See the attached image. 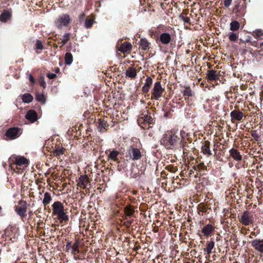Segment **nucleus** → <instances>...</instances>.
<instances>
[{"mask_svg":"<svg viewBox=\"0 0 263 263\" xmlns=\"http://www.w3.org/2000/svg\"><path fill=\"white\" fill-rule=\"evenodd\" d=\"M179 137L175 133L172 131L167 132L163 135L161 140V144L166 148H171L179 141Z\"/></svg>","mask_w":263,"mask_h":263,"instance_id":"nucleus-1","label":"nucleus"},{"mask_svg":"<svg viewBox=\"0 0 263 263\" xmlns=\"http://www.w3.org/2000/svg\"><path fill=\"white\" fill-rule=\"evenodd\" d=\"M53 214L58 216L59 220L62 222L67 221L69 219L66 214V210L64 209L63 204L60 201H56L52 204Z\"/></svg>","mask_w":263,"mask_h":263,"instance_id":"nucleus-2","label":"nucleus"},{"mask_svg":"<svg viewBox=\"0 0 263 263\" xmlns=\"http://www.w3.org/2000/svg\"><path fill=\"white\" fill-rule=\"evenodd\" d=\"M71 21V18L69 14H62L55 19L54 24L58 28L62 29L64 27H68Z\"/></svg>","mask_w":263,"mask_h":263,"instance_id":"nucleus-3","label":"nucleus"},{"mask_svg":"<svg viewBox=\"0 0 263 263\" xmlns=\"http://www.w3.org/2000/svg\"><path fill=\"white\" fill-rule=\"evenodd\" d=\"M240 222L245 226H249L254 221L253 215L248 211L243 212L241 216H238Z\"/></svg>","mask_w":263,"mask_h":263,"instance_id":"nucleus-4","label":"nucleus"},{"mask_svg":"<svg viewBox=\"0 0 263 263\" xmlns=\"http://www.w3.org/2000/svg\"><path fill=\"white\" fill-rule=\"evenodd\" d=\"M164 89L162 88L161 83L159 81L156 82L153 89L152 97L158 100L162 96Z\"/></svg>","mask_w":263,"mask_h":263,"instance_id":"nucleus-5","label":"nucleus"},{"mask_svg":"<svg viewBox=\"0 0 263 263\" xmlns=\"http://www.w3.org/2000/svg\"><path fill=\"white\" fill-rule=\"evenodd\" d=\"M128 152L130 158L134 161L139 160L142 157L141 152L136 147H130L128 149Z\"/></svg>","mask_w":263,"mask_h":263,"instance_id":"nucleus-6","label":"nucleus"},{"mask_svg":"<svg viewBox=\"0 0 263 263\" xmlns=\"http://www.w3.org/2000/svg\"><path fill=\"white\" fill-rule=\"evenodd\" d=\"M20 133L18 128L12 127L9 128L6 133V136L9 139H15L20 136Z\"/></svg>","mask_w":263,"mask_h":263,"instance_id":"nucleus-7","label":"nucleus"},{"mask_svg":"<svg viewBox=\"0 0 263 263\" xmlns=\"http://www.w3.org/2000/svg\"><path fill=\"white\" fill-rule=\"evenodd\" d=\"M252 247L259 253H263V239H256L251 242Z\"/></svg>","mask_w":263,"mask_h":263,"instance_id":"nucleus-8","label":"nucleus"},{"mask_svg":"<svg viewBox=\"0 0 263 263\" xmlns=\"http://www.w3.org/2000/svg\"><path fill=\"white\" fill-rule=\"evenodd\" d=\"M153 119L152 117L148 115H144L140 117L138 119V122L141 127L145 128V126H143L142 124L148 123L151 124L153 123Z\"/></svg>","mask_w":263,"mask_h":263,"instance_id":"nucleus-9","label":"nucleus"},{"mask_svg":"<svg viewBox=\"0 0 263 263\" xmlns=\"http://www.w3.org/2000/svg\"><path fill=\"white\" fill-rule=\"evenodd\" d=\"M13 159V163L18 166L27 165L29 163V161L23 156H16Z\"/></svg>","mask_w":263,"mask_h":263,"instance_id":"nucleus-10","label":"nucleus"},{"mask_svg":"<svg viewBox=\"0 0 263 263\" xmlns=\"http://www.w3.org/2000/svg\"><path fill=\"white\" fill-rule=\"evenodd\" d=\"M132 48V44L129 42H125L121 45H118V50L122 53H126L131 50Z\"/></svg>","mask_w":263,"mask_h":263,"instance_id":"nucleus-11","label":"nucleus"},{"mask_svg":"<svg viewBox=\"0 0 263 263\" xmlns=\"http://www.w3.org/2000/svg\"><path fill=\"white\" fill-rule=\"evenodd\" d=\"M89 183V179L86 175L81 176L79 178L78 184L81 188L85 189Z\"/></svg>","mask_w":263,"mask_h":263,"instance_id":"nucleus-12","label":"nucleus"},{"mask_svg":"<svg viewBox=\"0 0 263 263\" xmlns=\"http://www.w3.org/2000/svg\"><path fill=\"white\" fill-rule=\"evenodd\" d=\"M230 156L237 161H239L241 160L242 157L240 154V153L238 151L237 149L235 148H232L230 150Z\"/></svg>","mask_w":263,"mask_h":263,"instance_id":"nucleus-13","label":"nucleus"},{"mask_svg":"<svg viewBox=\"0 0 263 263\" xmlns=\"http://www.w3.org/2000/svg\"><path fill=\"white\" fill-rule=\"evenodd\" d=\"M230 116L232 119L240 121L243 117V114L240 111L234 110L231 111Z\"/></svg>","mask_w":263,"mask_h":263,"instance_id":"nucleus-14","label":"nucleus"},{"mask_svg":"<svg viewBox=\"0 0 263 263\" xmlns=\"http://www.w3.org/2000/svg\"><path fill=\"white\" fill-rule=\"evenodd\" d=\"M25 117L28 120L31 122H34L37 120L36 113L33 110H29L26 114Z\"/></svg>","mask_w":263,"mask_h":263,"instance_id":"nucleus-15","label":"nucleus"},{"mask_svg":"<svg viewBox=\"0 0 263 263\" xmlns=\"http://www.w3.org/2000/svg\"><path fill=\"white\" fill-rule=\"evenodd\" d=\"M159 39L162 44L166 45L170 42L171 37L170 34L163 33L160 35Z\"/></svg>","mask_w":263,"mask_h":263,"instance_id":"nucleus-16","label":"nucleus"},{"mask_svg":"<svg viewBox=\"0 0 263 263\" xmlns=\"http://www.w3.org/2000/svg\"><path fill=\"white\" fill-rule=\"evenodd\" d=\"M126 77L134 79L137 76V71L135 67H130L127 68L125 72Z\"/></svg>","mask_w":263,"mask_h":263,"instance_id":"nucleus-17","label":"nucleus"},{"mask_svg":"<svg viewBox=\"0 0 263 263\" xmlns=\"http://www.w3.org/2000/svg\"><path fill=\"white\" fill-rule=\"evenodd\" d=\"M214 231V227L210 224H208L202 229V232L205 236H209Z\"/></svg>","mask_w":263,"mask_h":263,"instance_id":"nucleus-18","label":"nucleus"},{"mask_svg":"<svg viewBox=\"0 0 263 263\" xmlns=\"http://www.w3.org/2000/svg\"><path fill=\"white\" fill-rule=\"evenodd\" d=\"M207 77L209 80L214 81L218 79V75L215 70H211L208 71Z\"/></svg>","mask_w":263,"mask_h":263,"instance_id":"nucleus-19","label":"nucleus"},{"mask_svg":"<svg viewBox=\"0 0 263 263\" xmlns=\"http://www.w3.org/2000/svg\"><path fill=\"white\" fill-rule=\"evenodd\" d=\"M202 151L204 154H208L210 156L212 154L210 148V142L209 141H205L204 144L202 146Z\"/></svg>","mask_w":263,"mask_h":263,"instance_id":"nucleus-20","label":"nucleus"},{"mask_svg":"<svg viewBox=\"0 0 263 263\" xmlns=\"http://www.w3.org/2000/svg\"><path fill=\"white\" fill-rule=\"evenodd\" d=\"M149 43L145 39L140 40V47L143 50H146L149 48Z\"/></svg>","mask_w":263,"mask_h":263,"instance_id":"nucleus-21","label":"nucleus"},{"mask_svg":"<svg viewBox=\"0 0 263 263\" xmlns=\"http://www.w3.org/2000/svg\"><path fill=\"white\" fill-rule=\"evenodd\" d=\"M15 211L18 215L21 217H24L26 215L27 209L25 207L16 206Z\"/></svg>","mask_w":263,"mask_h":263,"instance_id":"nucleus-22","label":"nucleus"},{"mask_svg":"<svg viewBox=\"0 0 263 263\" xmlns=\"http://www.w3.org/2000/svg\"><path fill=\"white\" fill-rule=\"evenodd\" d=\"M11 17V13L8 11H5L0 15V21L3 22H6Z\"/></svg>","mask_w":263,"mask_h":263,"instance_id":"nucleus-23","label":"nucleus"},{"mask_svg":"<svg viewBox=\"0 0 263 263\" xmlns=\"http://www.w3.org/2000/svg\"><path fill=\"white\" fill-rule=\"evenodd\" d=\"M230 30L232 31L238 30L240 27V23L237 21H233L230 23Z\"/></svg>","mask_w":263,"mask_h":263,"instance_id":"nucleus-24","label":"nucleus"},{"mask_svg":"<svg viewBox=\"0 0 263 263\" xmlns=\"http://www.w3.org/2000/svg\"><path fill=\"white\" fill-rule=\"evenodd\" d=\"M134 209L130 206H126L124 208V213L126 217H131L134 214Z\"/></svg>","mask_w":263,"mask_h":263,"instance_id":"nucleus-25","label":"nucleus"},{"mask_svg":"<svg viewBox=\"0 0 263 263\" xmlns=\"http://www.w3.org/2000/svg\"><path fill=\"white\" fill-rule=\"evenodd\" d=\"M73 61V57L71 53L67 52L65 55V62L67 65H70Z\"/></svg>","mask_w":263,"mask_h":263,"instance_id":"nucleus-26","label":"nucleus"},{"mask_svg":"<svg viewBox=\"0 0 263 263\" xmlns=\"http://www.w3.org/2000/svg\"><path fill=\"white\" fill-rule=\"evenodd\" d=\"M22 100L25 103H30L33 100V97L29 93H25L22 97Z\"/></svg>","mask_w":263,"mask_h":263,"instance_id":"nucleus-27","label":"nucleus"},{"mask_svg":"<svg viewBox=\"0 0 263 263\" xmlns=\"http://www.w3.org/2000/svg\"><path fill=\"white\" fill-rule=\"evenodd\" d=\"M51 200V197L50 194L48 192H46L44 194V199L43 200V203L44 205H47L50 202Z\"/></svg>","mask_w":263,"mask_h":263,"instance_id":"nucleus-28","label":"nucleus"},{"mask_svg":"<svg viewBox=\"0 0 263 263\" xmlns=\"http://www.w3.org/2000/svg\"><path fill=\"white\" fill-rule=\"evenodd\" d=\"M79 242L76 241L71 247V253L73 255H75L77 253L79 252Z\"/></svg>","mask_w":263,"mask_h":263,"instance_id":"nucleus-29","label":"nucleus"},{"mask_svg":"<svg viewBox=\"0 0 263 263\" xmlns=\"http://www.w3.org/2000/svg\"><path fill=\"white\" fill-rule=\"evenodd\" d=\"M64 148H61L60 146H59L53 151V154L54 156L59 157L64 154Z\"/></svg>","mask_w":263,"mask_h":263,"instance_id":"nucleus-30","label":"nucleus"},{"mask_svg":"<svg viewBox=\"0 0 263 263\" xmlns=\"http://www.w3.org/2000/svg\"><path fill=\"white\" fill-rule=\"evenodd\" d=\"M214 246L215 243L214 241H211L207 245V247L205 249V251L208 254H210L211 253L212 250L214 248Z\"/></svg>","mask_w":263,"mask_h":263,"instance_id":"nucleus-31","label":"nucleus"},{"mask_svg":"<svg viewBox=\"0 0 263 263\" xmlns=\"http://www.w3.org/2000/svg\"><path fill=\"white\" fill-rule=\"evenodd\" d=\"M94 23L93 20L91 18H87L84 23V26L86 28H90Z\"/></svg>","mask_w":263,"mask_h":263,"instance_id":"nucleus-32","label":"nucleus"},{"mask_svg":"<svg viewBox=\"0 0 263 263\" xmlns=\"http://www.w3.org/2000/svg\"><path fill=\"white\" fill-rule=\"evenodd\" d=\"M36 99L37 101L42 103L43 104L45 103V97L43 94L37 93L36 95Z\"/></svg>","mask_w":263,"mask_h":263,"instance_id":"nucleus-33","label":"nucleus"},{"mask_svg":"<svg viewBox=\"0 0 263 263\" xmlns=\"http://www.w3.org/2000/svg\"><path fill=\"white\" fill-rule=\"evenodd\" d=\"M119 155V152L117 151H112L109 155V158L114 161H116L117 158V156Z\"/></svg>","mask_w":263,"mask_h":263,"instance_id":"nucleus-34","label":"nucleus"},{"mask_svg":"<svg viewBox=\"0 0 263 263\" xmlns=\"http://www.w3.org/2000/svg\"><path fill=\"white\" fill-rule=\"evenodd\" d=\"M183 96L190 97L192 95V90L189 87H186L182 91Z\"/></svg>","mask_w":263,"mask_h":263,"instance_id":"nucleus-35","label":"nucleus"},{"mask_svg":"<svg viewBox=\"0 0 263 263\" xmlns=\"http://www.w3.org/2000/svg\"><path fill=\"white\" fill-rule=\"evenodd\" d=\"M69 37H70V34L69 33H66V34H65L63 35V39H62V40L61 41V45L63 46L65 44H66L68 42V40L69 39Z\"/></svg>","mask_w":263,"mask_h":263,"instance_id":"nucleus-36","label":"nucleus"},{"mask_svg":"<svg viewBox=\"0 0 263 263\" xmlns=\"http://www.w3.org/2000/svg\"><path fill=\"white\" fill-rule=\"evenodd\" d=\"M238 37V35L235 33L230 32L229 34V40L231 41H234V42L236 41Z\"/></svg>","mask_w":263,"mask_h":263,"instance_id":"nucleus-37","label":"nucleus"},{"mask_svg":"<svg viewBox=\"0 0 263 263\" xmlns=\"http://www.w3.org/2000/svg\"><path fill=\"white\" fill-rule=\"evenodd\" d=\"M106 123V122H104L102 121H101L98 126V129L100 132H103V130L105 129V127Z\"/></svg>","mask_w":263,"mask_h":263,"instance_id":"nucleus-38","label":"nucleus"},{"mask_svg":"<svg viewBox=\"0 0 263 263\" xmlns=\"http://www.w3.org/2000/svg\"><path fill=\"white\" fill-rule=\"evenodd\" d=\"M152 83H153L152 79L151 77H148L145 80V83L144 84V86L151 87V85L152 84Z\"/></svg>","mask_w":263,"mask_h":263,"instance_id":"nucleus-39","label":"nucleus"},{"mask_svg":"<svg viewBox=\"0 0 263 263\" xmlns=\"http://www.w3.org/2000/svg\"><path fill=\"white\" fill-rule=\"evenodd\" d=\"M35 46H36V48L37 49L42 50V49H43L44 48V46H43V45L42 44V43L40 40H37L36 41Z\"/></svg>","mask_w":263,"mask_h":263,"instance_id":"nucleus-40","label":"nucleus"},{"mask_svg":"<svg viewBox=\"0 0 263 263\" xmlns=\"http://www.w3.org/2000/svg\"><path fill=\"white\" fill-rule=\"evenodd\" d=\"M40 84L43 88H45L46 87V82L43 77H41L40 78Z\"/></svg>","mask_w":263,"mask_h":263,"instance_id":"nucleus-41","label":"nucleus"},{"mask_svg":"<svg viewBox=\"0 0 263 263\" xmlns=\"http://www.w3.org/2000/svg\"><path fill=\"white\" fill-rule=\"evenodd\" d=\"M254 33L256 36L260 37L263 35V30L260 29L256 30Z\"/></svg>","mask_w":263,"mask_h":263,"instance_id":"nucleus-42","label":"nucleus"},{"mask_svg":"<svg viewBox=\"0 0 263 263\" xmlns=\"http://www.w3.org/2000/svg\"><path fill=\"white\" fill-rule=\"evenodd\" d=\"M232 0H224V5L225 7H229L232 3Z\"/></svg>","mask_w":263,"mask_h":263,"instance_id":"nucleus-43","label":"nucleus"},{"mask_svg":"<svg viewBox=\"0 0 263 263\" xmlns=\"http://www.w3.org/2000/svg\"><path fill=\"white\" fill-rule=\"evenodd\" d=\"M47 76L49 79H53L56 77L57 75L53 73H49L47 74Z\"/></svg>","mask_w":263,"mask_h":263,"instance_id":"nucleus-44","label":"nucleus"},{"mask_svg":"<svg viewBox=\"0 0 263 263\" xmlns=\"http://www.w3.org/2000/svg\"><path fill=\"white\" fill-rule=\"evenodd\" d=\"M180 17L184 23H189L190 22V18L189 17L183 16H180Z\"/></svg>","mask_w":263,"mask_h":263,"instance_id":"nucleus-45","label":"nucleus"},{"mask_svg":"<svg viewBox=\"0 0 263 263\" xmlns=\"http://www.w3.org/2000/svg\"><path fill=\"white\" fill-rule=\"evenodd\" d=\"M150 87L147 86H143L142 87V90L144 92H147L149 91Z\"/></svg>","mask_w":263,"mask_h":263,"instance_id":"nucleus-46","label":"nucleus"},{"mask_svg":"<svg viewBox=\"0 0 263 263\" xmlns=\"http://www.w3.org/2000/svg\"><path fill=\"white\" fill-rule=\"evenodd\" d=\"M71 248V243L68 242L67 245H66V251H68L70 248Z\"/></svg>","mask_w":263,"mask_h":263,"instance_id":"nucleus-47","label":"nucleus"},{"mask_svg":"<svg viewBox=\"0 0 263 263\" xmlns=\"http://www.w3.org/2000/svg\"><path fill=\"white\" fill-rule=\"evenodd\" d=\"M29 80L32 82V83H34L35 82V80L33 78V76L31 75V74H30L29 76Z\"/></svg>","mask_w":263,"mask_h":263,"instance_id":"nucleus-48","label":"nucleus"},{"mask_svg":"<svg viewBox=\"0 0 263 263\" xmlns=\"http://www.w3.org/2000/svg\"><path fill=\"white\" fill-rule=\"evenodd\" d=\"M84 16H85V14H84V13H82V14H81L80 15V16H79V18H80V20H81L83 19V18H84Z\"/></svg>","mask_w":263,"mask_h":263,"instance_id":"nucleus-49","label":"nucleus"},{"mask_svg":"<svg viewBox=\"0 0 263 263\" xmlns=\"http://www.w3.org/2000/svg\"><path fill=\"white\" fill-rule=\"evenodd\" d=\"M252 136L254 138H258L259 137L256 134H252Z\"/></svg>","mask_w":263,"mask_h":263,"instance_id":"nucleus-50","label":"nucleus"},{"mask_svg":"<svg viewBox=\"0 0 263 263\" xmlns=\"http://www.w3.org/2000/svg\"><path fill=\"white\" fill-rule=\"evenodd\" d=\"M238 8V5H236L235 6V9H237Z\"/></svg>","mask_w":263,"mask_h":263,"instance_id":"nucleus-51","label":"nucleus"},{"mask_svg":"<svg viewBox=\"0 0 263 263\" xmlns=\"http://www.w3.org/2000/svg\"><path fill=\"white\" fill-rule=\"evenodd\" d=\"M260 46L263 48V43H262L261 44H260Z\"/></svg>","mask_w":263,"mask_h":263,"instance_id":"nucleus-52","label":"nucleus"},{"mask_svg":"<svg viewBox=\"0 0 263 263\" xmlns=\"http://www.w3.org/2000/svg\"><path fill=\"white\" fill-rule=\"evenodd\" d=\"M184 263H191V262H185Z\"/></svg>","mask_w":263,"mask_h":263,"instance_id":"nucleus-53","label":"nucleus"}]
</instances>
